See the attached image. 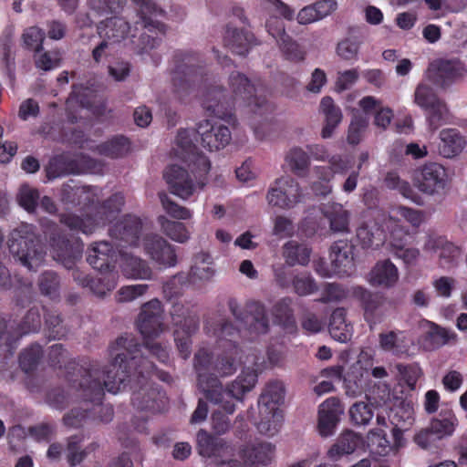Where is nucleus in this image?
Instances as JSON below:
<instances>
[{
    "label": "nucleus",
    "instance_id": "obj_55",
    "mask_svg": "<svg viewBox=\"0 0 467 467\" xmlns=\"http://www.w3.org/2000/svg\"><path fill=\"white\" fill-rule=\"evenodd\" d=\"M163 233L171 240L183 244L190 238V233L185 224L181 222L170 221L163 216L159 218Z\"/></svg>",
    "mask_w": 467,
    "mask_h": 467
},
{
    "label": "nucleus",
    "instance_id": "obj_61",
    "mask_svg": "<svg viewBox=\"0 0 467 467\" xmlns=\"http://www.w3.org/2000/svg\"><path fill=\"white\" fill-rule=\"evenodd\" d=\"M158 195L163 209L172 218L187 220L192 217V212L189 209L174 202L166 192H161Z\"/></svg>",
    "mask_w": 467,
    "mask_h": 467
},
{
    "label": "nucleus",
    "instance_id": "obj_40",
    "mask_svg": "<svg viewBox=\"0 0 467 467\" xmlns=\"http://www.w3.org/2000/svg\"><path fill=\"white\" fill-rule=\"evenodd\" d=\"M347 312L343 307L336 308L329 318L330 336L338 342H347L351 337V326L346 321Z\"/></svg>",
    "mask_w": 467,
    "mask_h": 467
},
{
    "label": "nucleus",
    "instance_id": "obj_44",
    "mask_svg": "<svg viewBox=\"0 0 467 467\" xmlns=\"http://www.w3.org/2000/svg\"><path fill=\"white\" fill-rule=\"evenodd\" d=\"M455 337L456 335L453 332L431 322L429 330L422 337V342L425 348L433 350L444 346Z\"/></svg>",
    "mask_w": 467,
    "mask_h": 467
},
{
    "label": "nucleus",
    "instance_id": "obj_16",
    "mask_svg": "<svg viewBox=\"0 0 467 467\" xmlns=\"http://www.w3.org/2000/svg\"><path fill=\"white\" fill-rule=\"evenodd\" d=\"M133 337L137 344L139 345L138 348H140V356L141 357V358H144V359H147L149 360L152 365H153V368H152V372H150V374L149 375V378H148V386H147V389H149V387L151 385L155 388H158V389H160L161 391H163L165 393V391L163 389H161L158 385H156L155 383L151 382V377L152 376H155L157 379H159L160 380L163 381V382H166V383H170L171 381V376L170 375V373L166 372V371H163L161 369H158L156 368V366L153 364L152 361H150L147 357H145L142 353V348H145L149 353L155 357L156 359L164 364V365H168L169 362H170V354H169V351L167 349V348L165 346H162L161 343H158V342H154L153 341V337H146V338H143L144 339V343L143 345L140 344L139 340L131 334H125V335H122L120 336L119 337Z\"/></svg>",
    "mask_w": 467,
    "mask_h": 467
},
{
    "label": "nucleus",
    "instance_id": "obj_47",
    "mask_svg": "<svg viewBox=\"0 0 467 467\" xmlns=\"http://www.w3.org/2000/svg\"><path fill=\"white\" fill-rule=\"evenodd\" d=\"M213 258L210 254L201 252L194 256V265L190 269V277L193 278L194 283L198 280L208 281L213 275L214 270L211 266Z\"/></svg>",
    "mask_w": 467,
    "mask_h": 467
},
{
    "label": "nucleus",
    "instance_id": "obj_41",
    "mask_svg": "<svg viewBox=\"0 0 467 467\" xmlns=\"http://www.w3.org/2000/svg\"><path fill=\"white\" fill-rule=\"evenodd\" d=\"M312 250L306 244L296 241H288L283 246V256L290 266L300 265L306 266L310 261Z\"/></svg>",
    "mask_w": 467,
    "mask_h": 467
},
{
    "label": "nucleus",
    "instance_id": "obj_18",
    "mask_svg": "<svg viewBox=\"0 0 467 467\" xmlns=\"http://www.w3.org/2000/svg\"><path fill=\"white\" fill-rule=\"evenodd\" d=\"M416 182L421 192L429 195L440 193L447 184L446 170L437 162L426 163L419 171Z\"/></svg>",
    "mask_w": 467,
    "mask_h": 467
},
{
    "label": "nucleus",
    "instance_id": "obj_8",
    "mask_svg": "<svg viewBox=\"0 0 467 467\" xmlns=\"http://www.w3.org/2000/svg\"><path fill=\"white\" fill-rule=\"evenodd\" d=\"M8 248L24 266L33 271L42 264L46 255L36 227L26 223H22L10 233Z\"/></svg>",
    "mask_w": 467,
    "mask_h": 467
},
{
    "label": "nucleus",
    "instance_id": "obj_39",
    "mask_svg": "<svg viewBox=\"0 0 467 467\" xmlns=\"http://www.w3.org/2000/svg\"><path fill=\"white\" fill-rule=\"evenodd\" d=\"M121 268L127 278L149 280L152 277V270L148 263L132 254H125L123 255Z\"/></svg>",
    "mask_w": 467,
    "mask_h": 467
},
{
    "label": "nucleus",
    "instance_id": "obj_5",
    "mask_svg": "<svg viewBox=\"0 0 467 467\" xmlns=\"http://www.w3.org/2000/svg\"><path fill=\"white\" fill-rule=\"evenodd\" d=\"M124 203V195L115 192L104 202L97 203L93 214L80 216L73 213H61L59 222L74 233L91 234L97 227L110 223L119 213Z\"/></svg>",
    "mask_w": 467,
    "mask_h": 467
},
{
    "label": "nucleus",
    "instance_id": "obj_54",
    "mask_svg": "<svg viewBox=\"0 0 467 467\" xmlns=\"http://www.w3.org/2000/svg\"><path fill=\"white\" fill-rule=\"evenodd\" d=\"M38 286L42 295L50 299H58L60 296V278L54 271H45L38 279Z\"/></svg>",
    "mask_w": 467,
    "mask_h": 467
},
{
    "label": "nucleus",
    "instance_id": "obj_33",
    "mask_svg": "<svg viewBox=\"0 0 467 467\" xmlns=\"http://www.w3.org/2000/svg\"><path fill=\"white\" fill-rule=\"evenodd\" d=\"M320 111L325 116V125L321 131V136L324 139L330 138L335 129L342 120V112L338 106L335 104L334 99L329 97H324L320 101Z\"/></svg>",
    "mask_w": 467,
    "mask_h": 467
},
{
    "label": "nucleus",
    "instance_id": "obj_31",
    "mask_svg": "<svg viewBox=\"0 0 467 467\" xmlns=\"http://www.w3.org/2000/svg\"><path fill=\"white\" fill-rule=\"evenodd\" d=\"M130 29L129 23L119 16L109 17L98 26L99 35L105 37V40L111 41V43H118L124 39Z\"/></svg>",
    "mask_w": 467,
    "mask_h": 467
},
{
    "label": "nucleus",
    "instance_id": "obj_51",
    "mask_svg": "<svg viewBox=\"0 0 467 467\" xmlns=\"http://www.w3.org/2000/svg\"><path fill=\"white\" fill-rule=\"evenodd\" d=\"M384 183L388 189L398 191L405 198L420 203V197L415 192L410 182L402 180L396 171H389L384 178Z\"/></svg>",
    "mask_w": 467,
    "mask_h": 467
},
{
    "label": "nucleus",
    "instance_id": "obj_7",
    "mask_svg": "<svg viewBox=\"0 0 467 467\" xmlns=\"http://www.w3.org/2000/svg\"><path fill=\"white\" fill-rule=\"evenodd\" d=\"M45 234H48V242L54 257L67 269H72L74 281L80 286L87 288L92 276L78 268L74 269L77 262L82 258L83 243L79 239L70 242L58 225L52 222L47 223Z\"/></svg>",
    "mask_w": 467,
    "mask_h": 467
},
{
    "label": "nucleus",
    "instance_id": "obj_13",
    "mask_svg": "<svg viewBox=\"0 0 467 467\" xmlns=\"http://www.w3.org/2000/svg\"><path fill=\"white\" fill-rule=\"evenodd\" d=\"M268 203L281 209L293 208L301 201L302 190L299 183L290 176L276 179L275 186L267 193Z\"/></svg>",
    "mask_w": 467,
    "mask_h": 467
},
{
    "label": "nucleus",
    "instance_id": "obj_37",
    "mask_svg": "<svg viewBox=\"0 0 467 467\" xmlns=\"http://www.w3.org/2000/svg\"><path fill=\"white\" fill-rule=\"evenodd\" d=\"M89 89L83 84H74L72 90L66 102V117L69 123L75 124L78 120V116L73 111L72 108L78 106L80 109H88L91 106L88 98Z\"/></svg>",
    "mask_w": 467,
    "mask_h": 467
},
{
    "label": "nucleus",
    "instance_id": "obj_38",
    "mask_svg": "<svg viewBox=\"0 0 467 467\" xmlns=\"http://www.w3.org/2000/svg\"><path fill=\"white\" fill-rule=\"evenodd\" d=\"M84 436L75 434L67 440V461L70 467H76L80 464L90 452L99 447L97 442L88 444L85 449H81Z\"/></svg>",
    "mask_w": 467,
    "mask_h": 467
},
{
    "label": "nucleus",
    "instance_id": "obj_17",
    "mask_svg": "<svg viewBox=\"0 0 467 467\" xmlns=\"http://www.w3.org/2000/svg\"><path fill=\"white\" fill-rule=\"evenodd\" d=\"M196 131L201 139V145L209 151L223 149L232 140V134L227 126L217 125L210 119L200 121Z\"/></svg>",
    "mask_w": 467,
    "mask_h": 467
},
{
    "label": "nucleus",
    "instance_id": "obj_58",
    "mask_svg": "<svg viewBox=\"0 0 467 467\" xmlns=\"http://www.w3.org/2000/svg\"><path fill=\"white\" fill-rule=\"evenodd\" d=\"M360 45L361 40L358 36H350L337 43L336 53L343 60L355 61L358 58Z\"/></svg>",
    "mask_w": 467,
    "mask_h": 467
},
{
    "label": "nucleus",
    "instance_id": "obj_34",
    "mask_svg": "<svg viewBox=\"0 0 467 467\" xmlns=\"http://www.w3.org/2000/svg\"><path fill=\"white\" fill-rule=\"evenodd\" d=\"M321 211L324 217L329 222L331 231L335 233L348 231L349 213L344 209L342 204L328 202L323 204Z\"/></svg>",
    "mask_w": 467,
    "mask_h": 467
},
{
    "label": "nucleus",
    "instance_id": "obj_49",
    "mask_svg": "<svg viewBox=\"0 0 467 467\" xmlns=\"http://www.w3.org/2000/svg\"><path fill=\"white\" fill-rule=\"evenodd\" d=\"M405 337L402 331H389L380 333L379 342L380 348L387 352L394 355H400L408 350V345L405 343Z\"/></svg>",
    "mask_w": 467,
    "mask_h": 467
},
{
    "label": "nucleus",
    "instance_id": "obj_63",
    "mask_svg": "<svg viewBox=\"0 0 467 467\" xmlns=\"http://www.w3.org/2000/svg\"><path fill=\"white\" fill-rule=\"evenodd\" d=\"M17 201L21 207L28 213H34L39 201V192L28 185H23L18 192Z\"/></svg>",
    "mask_w": 467,
    "mask_h": 467
},
{
    "label": "nucleus",
    "instance_id": "obj_1",
    "mask_svg": "<svg viewBox=\"0 0 467 467\" xmlns=\"http://www.w3.org/2000/svg\"><path fill=\"white\" fill-rule=\"evenodd\" d=\"M133 337H118L109 347L113 360L107 367L99 362H88L84 367L82 379L73 383V389L85 402L92 403L91 420L109 423L113 420L114 409L110 404H103L105 389L116 394L128 386L132 389L131 404L140 411L161 413L166 410L168 398L166 393L153 386L147 389L148 378L153 365L141 358L140 348Z\"/></svg>",
    "mask_w": 467,
    "mask_h": 467
},
{
    "label": "nucleus",
    "instance_id": "obj_59",
    "mask_svg": "<svg viewBox=\"0 0 467 467\" xmlns=\"http://www.w3.org/2000/svg\"><path fill=\"white\" fill-rule=\"evenodd\" d=\"M368 126V117L361 114H354L348 130L347 140L348 144L358 145L362 140Z\"/></svg>",
    "mask_w": 467,
    "mask_h": 467
},
{
    "label": "nucleus",
    "instance_id": "obj_46",
    "mask_svg": "<svg viewBox=\"0 0 467 467\" xmlns=\"http://www.w3.org/2000/svg\"><path fill=\"white\" fill-rule=\"evenodd\" d=\"M130 149V140L123 136H114L110 140L98 145L99 154L112 159L120 158L126 155Z\"/></svg>",
    "mask_w": 467,
    "mask_h": 467
},
{
    "label": "nucleus",
    "instance_id": "obj_25",
    "mask_svg": "<svg viewBox=\"0 0 467 467\" xmlns=\"http://www.w3.org/2000/svg\"><path fill=\"white\" fill-rule=\"evenodd\" d=\"M355 245L351 241L340 239L330 247L332 264L338 273L349 275L355 270Z\"/></svg>",
    "mask_w": 467,
    "mask_h": 467
},
{
    "label": "nucleus",
    "instance_id": "obj_6",
    "mask_svg": "<svg viewBox=\"0 0 467 467\" xmlns=\"http://www.w3.org/2000/svg\"><path fill=\"white\" fill-rule=\"evenodd\" d=\"M138 5V16L143 32L139 38L132 35L131 42L135 45V50L139 54L147 53L157 47L161 42V37L165 35L167 26L158 18L165 16V11L158 7L154 0H133Z\"/></svg>",
    "mask_w": 467,
    "mask_h": 467
},
{
    "label": "nucleus",
    "instance_id": "obj_50",
    "mask_svg": "<svg viewBox=\"0 0 467 467\" xmlns=\"http://www.w3.org/2000/svg\"><path fill=\"white\" fill-rule=\"evenodd\" d=\"M285 161L296 175L305 177L307 174L310 166L309 155L300 147L292 148L285 156Z\"/></svg>",
    "mask_w": 467,
    "mask_h": 467
},
{
    "label": "nucleus",
    "instance_id": "obj_21",
    "mask_svg": "<svg viewBox=\"0 0 467 467\" xmlns=\"http://www.w3.org/2000/svg\"><path fill=\"white\" fill-rule=\"evenodd\" d=\"M87 262L99 272L116 271L119 251L108 241L93 243L88 248Z\"/></svg>",
    "mask_w": 467,
    "mask_h": 467
},
{
    "label": "nucleus",
    "instance_id": "obj_14",
    "mask_svg": "<svg viewBox=\"0 0 467 467\" xmlns=\"http://www.w3.org/2000/svg\"><path fill=\"white\" fill-rule=\"evenodd\" d=\"M466 73V67L460 58H439L428 67V78L436 85L446 88L460 80Z\"/></svg>",
    "mask_w": 467,
    "mask_h": 467
},
{
    "label": "nucleus",
    "instance_id": "obj_11",
    "mask_svg": "<svg viewBox=\"0 0 467 467\" xmlns=\"http://www.w3.org/2000/svg\"><path fill=\"white\" fill-rule=\"evenodd\" d=\"M40 327L41 315L36 307L30 308L19 323L0 317V345L11 348L23 336L37 332Z\"/></svg>",
    "mask_w": 467,
    "mask_h": 467
},
{
    "label": "nucleus",
    "instance_id": "obj_2",
    "mask_svg": "<svg viewBox=\"0 0 467 467\" xmlns=\"http://www.w3.org/2000/svg\"><path fill=\"white\" fill-rule=\"evenodd\" d=\"M218 351L213 352L206 348H199L193 357V368L197 375V387L205 399L220 405L226 413L220 410L212 414V427L222 435L231 428L226 414L235 410L234 400H242L244 395L254 388L258 374L254 369H243L241 374L226 388L220 377H228L237 370V363L242 362V347L239 339L241 330L229 320H223L215 328Z\"/></svg>",
    "mask_w": 467,
    "mask_h": 467
},
{
    "label": "nucleus",
    "instance_id": "obj_12",
    "mask_svg": "<svg viewBox=\"0 0 467 467\" xmlns=\"http://www.w3.org/2000/svg\"><path fill=\"white\" fill-rule=\"evenodd\" d=\"M67 350L62 344H54L49 348L48 364L50 367L58 369H64L65 377L69 386L73 389V383L79 382L82 379L84 367L88 362H99L91 360L88 358H82L81 364L77 363L75 358H67Z\"/></svg>",
    "mask_w": 467,
    "mask_h": 467
},
{
    "label": "nucleus",
    "instance_id": "obj_62",
    "mask_svg": "<svg viewBox=\"0 0 467 467\" xmlns=\"http://www.w3.org/2000/svg\"><path fill=\"white\" fill-rule=\"evenodd\" d=\"M45 36V32L38 26H30L24 31L22 38L27 49L39 52L43 49Z\"/></svg>",
    "mask_w": 467,
    "mask_h": 467
},
{
    "label": "nucleus",
    "instance_id": "obj_32",
    "mask_svg": "<svg viewBox=\"0 0 467 467\" xmlns=\"http://www.w3.org/2000/svg\"><path fill=\"white\" fill-rule=\"evenodd\" d=\"M356 236L363 248H378L386 240L384 229L376 222L364 223L359 225Z\"/></svg>",
    "mask_w": 467,
    "mask_h": 467
},
{
    "label": "nucleus",
    "instance_id": "obj_30",
    "mask_svg": "<svg viewBox=\"0 0 467 467\" xmlns=\"http://www.w3.org/2000/svg\"><path fill=\"white\" fill-rule=\"evenodd\" d=\"M439 153L444 158L458 156L466 146V140L457 129H443L440 132Z\"/></svg>",
    "mask_w": 467,
    "mask_h": 467
},
{
    "label": "nucleus",
    "instance_id": "obj_29",
    "mask_svg": "<svg viewBox=\"0 0 467 467\" xmlns=\"http://www.w3.org/2000/svg\"><path fill=\"white\" fill-rule=\"evenodd\" d=\"M275 450V446L270 442H258L243 446L239 455L248 465H267L274 457Z\"/></svg>",
    "mask_w": 467,
    "mask_h": 467
},
{
    "label": "nucleus",
    "instance_id": "obj_57",
    "mask_svg": "<svg viewBox=\"0 0 467 467\" xmlns=\"http://www.w3.org/2000/svg\"><path fill=\"white\" fill-rule=\"evenodd\" d=\"M44 319L49 337L60 339L66 337L67 330L63 326V320L57 310L44 307Z\"/></svg>",
    "mask_w": 467,
    "mask_h": 467
},
{
    "label": "nucleus",
    "instance_id": "obj_27",
    "mask_svg": "<svg viewBox=\"0 0 467 467\" xmlns=\"http://www.w3.org/2000/svg\"><path fill=\"white\" fill-rule=\"evenodd\" d=\"M223 44L232 53L246 56L250 48L258 45L254 35L245 29H237L228 25L223 36Z\"/></svg>",
    "mask_w": 467,
    "mask_h": 467
},
{
    "label": "nucleus",
    "instance_id": "obj_24",
    "mask_svg": "<svg viewBox=\"0 0 467 467\" xmlns=\"http://www.w3.org/2000/svg\"><path fill=\"white\" fill-rule=\"evenodd\" d=\"M144 249L150 259L160 266L170 268L177 265L175 247L159 235L148 236L144 241Z\"/></svg>",
    "mask_w": 467,
    "mask_h": 467
},
{
    "label": "nucleus",
    "instance_id": "obj_19",
    "mask_svg": "<svg viewBox=\"0 0 467 467\" xmlns=\"http://www.w3.org/2000/svg\"><path fill=\"white\" fill-rule=\"evenodd\" d=\"M141 230V220L138 216L126 214L109 227V234L112 239L119 242L120 246H136Z\"/></svg>",
    "mask_w": 467,
    "mask_h": 467
},
{
    "label": "nucleus",
    "instance_id": "obj_36",
    "mask_svg": "<svg viewBox=\"0 0 467 467\" xmlns=\"http://www.w3.org/2000/svg\"><path fill=\"white\" fill-rule=\"evenodd\" d=\"M431 248L437 254L441 268L449 270L457 265L460 249L451 242L443 237H438L431 241Z\"/></svg>",
    "mask_w": 467,
    "mask_h": 467
},
{
    "label": "nucleus",
    "instance_id": "obj_56",
    "mask_svg": "<svg viewBox=\"0 0 467 467\" xmlns=\"http://www.w3.org/2000/svg\"><path fill=\"white\" fill-rule=\"evenodd\" d=\"M278 45L285 59L293 63H300L306 59V51L305 47L294 40L290 36H285L284 40Z\"/></svg>",
    "mask_w": 467,
    "mask_h": 467
},
{
    "label": "nucleus",
    "instance_id": "obj_42",
    "mask_svg": "<svg viewBox=\"0 0 467 467\" xmlns=\"http://www.w3.org/2000/svg\"><path fill=\"white\" fill-rule=\"evenodd\" d=\"M457 425L458 420L453 411L450 409H441L439 415L431 420L429 431L438 438H443L451 436Z\"/></svg>",
    "mask_w": 467,
    "mask_h": 467
},
{
    "label": "nucleus",
    "instance_id": "obj_15",
    "mask_svg": "<svg viewBox=\"0 0 467 467\" xmlns=\"http://www.w3.org/2000/svg\"><path fill=\"white\" fill-rule=\"evenodd\" d=\"M162 304L158 298H153L141 306L137 327L143 338L155 337L162 331Z\"/></svg>",
    "mask_w": 467,
    "mask_h": 467
},
{
    "label": "nucleus",
    "instance_id": "obj_10",
    "mask_svg": "<svg viewBox=\"0 0 467 467\" xmlns=\"http://www.w3.org/2000/svg\"><path fill=\"white\" fill-rule=\"evenodd\" d=\"M228 307L234 318L249 332L251 339L268 332L269 319L263 304L250 301L242 307L236 299L230 298Z\"/></svg>",
    "mask_w": 467,
    "mask_h": 467
},
{
    "label": "nucleus",
    "instance_id": "obj_35",
    "mask_svg": "<svg viewBox=\"0 0 467 467\" xmlns=\"http://www.w3.org/2000/svg\"><path fill=\"white\" fill-rule=\"evenodd\" d=\"M273 316L275 322L286 333L295 334L297 332V325L290 297H284L274 306Z\"/></svg>",
    "mask_w": 467,
    "mask_h": 467
},
{
    "label": "nucleus",
    "instance_id": "obj_60",
    "mask_svg": "<svg viewBox=\"0 0 467 467\" xmlns=\"http://www.w3.org/2000/svg\"><path fill=\"white\" fill-rule=\"evenodd\" d=\"M171 320L178 328L188 327L189 321H195L199 326V318L196 315H192L190 308L182 303H173L171 309Z\"/></svg>",
    "mask_w": 467,
    "mask_h": 467
},
{
    "label": "nucleus",
    "instance_id": "obj_53",
    "mask_svg": "<svg viewBox=\"0 0 467 467\" xmlns=\"http://www.w3.org/2000/svg\"><path fill=\"white\" fill-rule=\"evenodd\" d=\"M357 446L358 437L352 431L345 432L328 450L327 456L332 460H337L342 455L354 452Z\"/></svg>",
    "mask_w": 467,
    "mask_h": 467
},
{
    "label": "nucleus",
    "instance_id": "obj_43",
    "mask_svg": "<svg viewBox=\"0 0 467 467\" xmlns=\"http://www.w3.org/2000/svg\"><path fill=\"white\" fill-rule=\"evenodd\" d=\"M368 371L361 367H352L344 376L345 392L349 397H358L366 389Z\"/></svg>",
    "mask_w": 467,
    "mask_h": 467
},
{
    "label": "nucleus",
    "instance_id": "obj_64",
    "mask_svg": "<svg viewBox=\"0 0 467 467\" xmlns=\"http://www.w3.org/2000/svg\"><path fill=\"white\" fill-rule=\"evenodd\" d=\"M294 291L300 296L311 295L317 291V285L309 274H300L292 280Z\"/></svg>",
    "mask_w": 467,
    "mask_h": 467
},
{
    "label": "nucleus",
    "instance_id": "obj_26",
    "mask_svg": "<svg viewBox=\"0 0 467 467\" xmlns=\"http://www.w3.org/2000/svg\"><path fill=\"white\" fill-rule=\"evenodd\" d=\"M343 410L339 400L329 398L319 408L317 428L321 436L328 437L334 433Z\"/></svg>",
    "mask_w": 467,
    "mask_h": 467
},
{
    "label": "nucleus",
    "instance_id": "obj_45",
    "mask_svg": "<svg viewBox=\"0 0 467 467\" xmlns=\"http://www.w3.org/2000/svg\"><path fill=\"white\" fill-rule=\"evenodd\" d=\"M99 273V277H91L87 288L95 296L103 297L117 286L119 274L117 271H102Z\"/></svg>",
    "mask_w": 467,
    "mask_h": 467
},
{
    "label": "nucleus",
    "instance_id": "obj_9",
    "mask_svg": "<svg viewBox=\"0 0 467 467\" xmlns=\"http://www.w3.org/2000/svg\"><path fill=\"white\" fill-rule=\"evenodd\" d=\"M285 386L282 381L274 380L266 384L258 399L260 420L258 431L267 436H274L280 429L283 411L279 405L285 399Z\"/></svg>",
    "mask_w": 467,
    "mask_h": 467
},
{
    "label": "nucleus",
    "instance_id": "obj_4",
    "mask_svg": "<svg viewBox=\"0 0 467 467\" xmlns=\"http://www.w3.org/2000/svg\"><path fill=\"white\" fill-rule=\"evenodd\" d=\"M197 136L196 129H181L176 136V145L183 152L182 159L188 163L195 182L185 169L177 164L168 166L163 173L171 192L183 200L190 198L197 188L202 189L206 185L211 170L210 160L199 151L194 143Z\"/></svg>",
    "mask_w": 467,
    "mask_h": 467
},
{
    "label": "nucleus",
    "instance_id": "obj_20",
    "mask_svg": "<svg viewBox=\"0 0 467 467\" xmlns=\"http://www.w3.org/2000/svg\"><path fill=\"white\" fill-rule=\"evenodd\" d=\"M197 450L201 456L213 458L223 465L226 464L223 458L231 456L234 451L224 439L214 436L205 430L197 432Z\"/></svg>",
    "mask_w": 467,
    "mask_h": 467
},
{
    "label": "nucleus",
    "instance_id": "obj_28",
    "mask_svg": "<svg viewBox=\"0 0 467 467\" xmlns=\"http://www.w3.org/2000/svg\"><path fill=\"white\" fill-rule=\"evenodd\" d=\"M397 266L389 260H382L376 263L368 275V282L372 286L389 289L399 281Z\"/></svg>",
    "mask_w": 467,
    "mask_h": 467
},
{
    "label": "nucleus",
    "instance_id": "obj_3",
    "mask_svg": "<svg viewBox=\"0 0 467 467\" xmlns=\"http://www.w3.org/2000/svg\"><path fill=\"white\" fill-rule=\"evenodd\" d=\"M170 70L173 92L181 101H184L195 90L205 88L202 105L210 116L230 119L236 105L249 107L253 113L261 116L272 110L266 98L255 95L254 85L243 73L233 72L230 75L231 96L222 86H207L208 72L200 54L196 52L174 51Z\"/></svg>",
    "mask_w": 467,
    "mask_h": 467
},
{
    "label": "nucleus",
    "instance_id": "obj_23",
    "mask_svg": "<svg viewBox=\"0 0 467 467\" xmlns=\"http://www.w3.org/2000/svg\"><path fill=\"white\" fill-rule=\"evenodd\" d=\"M354 296L359 300L364 311V319L372 328L380 323L384 317V297L379 293H373L364 287L358 286L354 289Z\"/></svg>",
    "mask_w": 467,
    "mask_h": 467
},
{
    "label": "nucleus",
    "instance_id": "obj_22",
    "mask_svg": "<svg viewBox=\"0 0 467 467\" xmlns=\"http://www.w3.org/2000/svg\"><path fill=\"white\" fill-rule=\"evenodd\" d=\"M91 160L86 156L71 158L61 154L52 158L47 167V176L49 180L62 177L68 174L85 173L89 168L88 165Z\"/></svg>",
    "mask_w": 467,
    "mask_h": 467
},
{
    "label": "nucleus",
    "instance_id": "obj_48",
    "mask_svg": "<svg viewBox=\"0 0 467 467\" xmlns=\"http://www.w3.org/2000/svg\"><path fill=\"white\" fill-rule=\"evenodd\" d=\"M188 327L177 328L174 331V341L180 356L187 359L192 353V336L198 330L195 321L190 320Z\"/></svg>",
    "mask_w": 467,
    "mask_h": 467
},
{
    "label": "nucleus",
    "instance_id": "obj_52",
    "mask_svg": "<svg viewBox=\"0 0 467 467\" xmlns=\"http://www.w3.org/2000/svg\"><path fill=\"white\" fill-rule=\"evenodd\" d=\"M43 357V349L39 344H32L19 355V367L26 374L34 372Z\"/></svg>",
    "mask_w": 467,
    "mask_h": 467
}]
</instances>
